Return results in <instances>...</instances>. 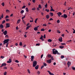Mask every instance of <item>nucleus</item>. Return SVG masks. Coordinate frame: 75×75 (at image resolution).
<instances>
[{
    "label": "nucleus",
    "instance_id": "nucleus-1",
    "mask_svg": "<svg viewBox=\"0 0 75 75\" xmlns=\"http://www.w3.org/2000/svg\"><path fill=\"white\" fill-rule=\"evenodd\" d=\"M55 50V49H54L52 50V53L53 54H57V52H58V51L57 50Z\"/></svg>",
    "mask_w": 75,
    "mask_h": 75
},
{
    "label": "nucleus",
    "instance_id": "nucleus-2",
    "mask_svg": "<svg viewBox=\"0 0 75 75\" xmlns=\"http://www.w3.org/2000/svg\"><path fill=\"white\" fill-rule=\"evenodd\" d=\"M33 67H35L37 65V62L36 61H34L33 62Z\"/></svg>",
    "mask_w": 75,
    "mask_h": 75
},
{
    "label": "nucleus",
    "instance_id": "nucleus-3",
    "mask_svg": "<svg viewBox=\"0 0 75 75\" xmlns=\"http://www.w3.org/2000/svg\"><path fill=\"white\" fill-rule=\"evenodd\" d=\"M9 40H10L8 39L5 40H4V41L3 42H5L6 44L9 41Z\"/></svg>",
    "mask_w": 75,
    "mask_h": 75
},
{
    "label": "nucleus",
    "instance_id": "nucleus-4",
    "mask_svg": "<svg viewBox=\"0 0 75 75\" xmlns=\"http://www.w3.org/2000/svg\"><path fill=\"white\" fill-rule=\"evenodd\" d=\"M6 63H2L1 66H0V68H2L3 67H4V66H6Z\"/></svg>",
    "mask_w": 75,
    "mask_h": 75
},
{
    "label": "nucleus",
    "instance_id": "nucleus-5",
    "mask_svg": "<svg viewBox=\"0 0 75 75\" xmlns=\"http://www.w3.org/2000/svg\"><path fill=\"white\" fill-rule=\"evenodd\" d=\"M46 61L47 63H48L49 64H51L52 62V60H51V59H50L49 60H47Z\"/></svg>",
    "mask_w": 75,
    "mask_h": 75
},
{
    "label": "nucleus",
    "instance_id": "nucleus-6",
    "mask_svg": "<svg viewBox=\"0 0 75 75\" xmlns=\"http://www.w3.org/2000/svg\"><path fill=\"white\" fill-rule=\"evenodd\" d=\"M10 24L9 23H6V28H8V27H10Z\"/></svg>",
    "mask_w": 75,
    "mask_h": 75
},
{
    "label": "nucleus",
    "instance_id": "nucleus-7",
    "mask_svg": "<svg viewBox=\"0 0 75 75\" xmlns=\"http://www.w3.org/2000/svg\"><path fill=\"white\" fill-rule=\"evenodd\" d=\"M3 33H4V35H6L7 34V30H5L4 32H3Z\"/></svg>",
    "mask_w": 75,
    "mask_h": 75
},
{
    "label": "nucleus",
    "instance_id": "nucleus-8",
    "mask_svg": "<svg viewBox=\"0 0 75 75\" xmlns=\"http://www.w3.org/2000/svg\"><path fill=\"white\" fill-rule=\"evenodd\" d=\"M7 63H11V59H9V61H7Z\"/></svg>",
    "mask_w": 75,
    "mask_h": 75
},
{
    "label": "nucleus",
    "instance_id": "nucleus-9",
    "mask_svg": "<svg viewBox=\"0 0 75 75\" xmlns=\"http://www.w3.org/2000/svg\"><path fill=\"white\" fill-rule=\"evenodd\" d=\"M67 65H68V67L69 68V67H70L71 65V63L69 62H68L67 63Z\"/></svg>",
    "mask_w": 75,
    "mask_h": 75
},
{
    "label": "nucleus",
    "instance_id": "nucleus-10",
    "mask_svg": "<svg viewBox=\"0 0 75 75\" xmlns=\"http://www.w3.org/2000/svg\"><path fill=\"white\" fill-rule=\"evenodd\" d=\"M47 72H48L49 73V74L50 75H54V74L51 73V72H50V71H47Z\"/></svg>",
    "mask_w": 75,
    "mask_h": 75
},
{
    "label": "nucleus",
    "instance_id": "nucleus-11",
    "mask_svg": "<svg viewBox=\"0 0 75 75\" xmlns=\"http://www.w3.org/2000/svg\"><path fill=\"white\" fill-rule=\"evenodd\" d=\"M34 58V57L33 56H31V61H33V59Z\"/></svg>",
    "mask_w": 75,
    "mask_h": 75
},
{
    "label": "nucleus",
    "instance_id": "nucleus-12",
    "mask_svg": "<svg viewBox=\"0 0 75 75\" xmlns=\"http://www.w3.org/2000/svg\"><path fill=\"white\" fill-rule=\"evenodd\" d=\"M59 41H60V42H62V37H61L59 39Z\"/></svg>",
    "mask_w": 75,
    "mask_h": 75
},
{
    "label": "nucleus",
    "instance_id": "nucleus-13",
    "mask_svg": "<svg viewBox=\"0 0 75 75\" xmlns=\"http://www.w3.org/2000/svg\"><path fill=\"white\" fill-rule=\"evenodd\" d=\"M67 17H68V16L66 14H64V18H67Z\"/></svg>",
    "mask_w": 75,
    "mask_h": 75
},
{
    "label": "nucleus",
    "instance_id": "nucleus-14",
    "mask_svg": "<svg viewBox=\"0 0 75 75\" xmlns=\"http://www.w3.org/2000/svg\"><path fill=\"white\" fill-rule=\"evenodd\" d=\"M50 14L51 17H52V16H53V15H54V13H52L50 12Z\"/></svg>",
    "mask_w": 75,
    "mask_h": 75
},
{
    "label": "nucleus",
    "instance_id": "nucleus-15",
    "mask_svg": "<svg viewBox=\"0 0 75 75\" xmlns=\"http://www.w3.org/2000/svg\"><path fill=\"white\" fill-rule=\"evenodd\" d=\"M3 28V25L2 24L0 25V28L2 29Z\"/></svg>",
    "mask_w": 75,
    "mask_h": 75
},
{
    "label": "nucleus",
    "instance_id": "nucleus-16",
    "mask_svg": "<svg viewBox=\"0 0 75 75\" xmlns=\"http://www.w3.org/2000/svg\"><path fill=\"white\" fill-rule=\"evenodd\" d=\"M20 21H21V20L18 19V20L17 21V24H19Z\"/></svg>",
    "mask_w": 75,
    "mask_h": 75
},
{
    "label": "nucleus",
    "instance_id": "nucleus-17",
    "mask_svg": "<svg viewBox=\"0 0 75 75\" xmlns=\"http://www.w3.org/2000/svg\"><path fill=\"white\" fill-rule=\"evenodd\" d=\"M38 67H39V66L38 65H37L35 67V69H38Z\"/></svg>",
    "mask_w": 75,
    "mask_h": 75
},
{
    "label": "nucleus",
    "instance_id": "nucleus-18",
    "mask_svg": "<svg viewBox=\"0 0 75 75\" xmlns=\"http://www.w3.org/2000/svg\"><path fill=\"white\" fill-rule=\"evenodd\" d=\"M46 17L47 19H48V18H50V16L48 15H47L46 16Z\"/></svg>",
    "mask_w": 75,
    "mask_h": 75
},
{
    "label": "nucleus",
    "instance_id": "nucleus-19",
    "mask_svg": "<svg viewBox=\"0 0 75 75\" xmlns=\"http://www.w3.org/2000/svg\"><path fill=\"white\" fill-rule=\"evenodd\" d=\"M64 46L62 45L59 47V48H61V49H63V48H64Z\"/></svg>",
    "mask_w": 75,
    "mask_h": 75
},
{
    "label": "nucleus",
    "instance_id": "nucleus-20",
    "mask_svg": "<svg viewBox=\"0 0 75 75\" xmlns=\"http://www.w3.org/2000/svg\"><path fill=\"white\" fill-rule=\"evenodd\" d=\"M38 30V27H35L34 28V30L35 31H37Z\"/></svg>",
    "mask_w": 75,
    "mask_h": 75
},
{
    "label": "nucleus",
    "instance_id": "nucleus-21",
    "mask_svg": "<svg viewBox=\"0 0 75 75\" xmlns=\"http://www.w3.org/2000/svg\"><path fill=\"white\" fill-rule=\"evenodd\" d=\"M30 27H31V25H29L26 27V30H28V28H30Z\"/></svg>",
    "mask_w": 75,
    "mask_h": 75
},
{
    "label": "nucleus",
    "instance_id": "nucleus-22",
    "mask_svg": "<svg viewBox=\"0 0 75 75\" xmlns=\"http://www.w3.org/2000/svg\"><path fill=\"white\" fill-rule=\"evenodd\" d=\"M47 41H48V42H52V40L50 39H49L47 40Z\"/></svg>",
    "mask_w": 75,
    "mask_h": 75
},
{
    "label": "nucleus",
    "instance_id": "nucleus-23",
    "mask_svg": "<svg viewBox=\"0 0 75 75\" xmlns=\"http://www.w3.org/2000/svg\"><path fill=\"white\" fill-rule=\"evenodd\" d=\"M19 45H20V46H22V45H23L22 44V42H20L19 43Z\"/></svg>",
    "mask_w": 75,
    "mask_h": 75
},
{
    "label": "nucleus",
    "instance_id": "nucleus-24",
    "mask_svg": "<svg viewBox=\"0 0 75 75\" xmlns=\"http://www.w3.org/2000/svg\"><path fill=\"white\" fill-rule=\"evenodd\" d=\"M64 58V56L62 55L61 57V59H63Z\"/></svg>",
    "mask_w": 75,
    "mask_h": 75
},
{
    "label": "nucleus",
    "instance_id": "nucleus-25",
    "mask_svg": "<svg viewBox=\"0 0 75 75\" xmlns=\"http://www.w3.org/2000/svg\"><path fill=\"white\" fill-rule=\"evenodd\" d=\"M47 57L49 58H51V55L50 54H49L47 55Z\"/></svg>",
    "mask_w": 75,
    "mask_h": 75
},
{
    "label": "nucleus",
    "instance_id": "nucleus-26",
    "mask_svg": "<svg viewBox=\"0 0 75 75\" xmlns=\"http://www.w3.org/2000/svg\"><path fill=\"white\" fill-rule=\"evenodd\" d=\"M45 11H47V12H49V11H50V10L47 9H45Z\"/></svg>",
    "mask_w": 75,
    "mask_h": 75
},
{
    "label": "nucleus",
    "instance_id": "nucleus-27",
    "mask_svg": "<svg viewBox=\"0 0 75 75\" xmlns=\"http://www.w3.org/2000/svg\"><path fill=\"white\" fill-rule=\"evenodd\" d=\"M61 45H66V44L65 43H61Z\"/></svg>",
    "mask_w": 75,
    "mask_h": 75
},
{
    "label": "nucleus",
    "instance_id": "nucleus-28",
    "mask_svg": "<svg viewBox=\"0 0 75 75\" xmlns=\"http://www.w3.org/2000/svg\"><path fill=\"white\" fill-rule=\"evenodd\" d=\"M24 12V10H22L21 11V14H23V13Z\"/></svg>",
    "mask_w": 75,
    "mask_h": 75
},
{
    "label": "nucleus",
    "instance_id": "nucleus-29",
    "mask_svg": "<svg viewBox=\"0 0 75 75\" xmlns=\"http://www.w3.org/2000/svg\"><path fill=\"white\" fill-rule=\"evenodd\" d=\"M37 20H38V18H36V19H35V23H37Z\"/></svg>",
    "mask_w": 75,
    "mask_h": 75
},
{
    "label": "nucleus",
    "instance_id": "nucleus-30",
    "mask_svg": "<svg viewBox=\"0 0 75 75\" xmlns=\"http://www.w3.org/2000/svg\"><path fill=\"white\" fill-rule=\"evenodd\" d=\"M41 37L40 38V40H42L43 38V36H42V35H41Z\"/></svg>",
    "mask_w": 75,
    "mask_h": 75
},
{
    "label": "nucleus",
    "instance_id": "nucleus-31",
    "mask_svg": "<svg viewBox=\"0 0 75 75\" xmlns=\"http://www.w3.org/2000/svg\"><path fill=\"white\" fill-rule=\"evenodd\" d=\"M57 32L58 33H59V34H60V33H61V32L59 30H57Z\"/></svg>",
    "mask_w": 75,
    "mask_h": 75
},
{
    "label": "nucleus",
    "instance_id": "nucleus-32",
    "mask_svg": "<svg viewBox=\"0 0 75 75\" xmlns=\"http://www.w3.org/2000/svg\"><path fill=\"white\" fill-rule=\"evenodd\" d=\"M5 22H6V21H5V20H3L2 22V24H4Z\"/></svg>",
    "mask_w": 75,
    "mask_h": 75
},
{
    "label": "nucleus",
    "instance_id": "nucleus-33",
    "mask_svg": "<svg viewBox=\"0 0 75 75\" xmlns=\"http://www.w3.org/2000/svg\"><path fill=\"white\" fill-rule=\"evenodd\" d=\"M6 13H9L10 12V11L7 9L6 10Z\"/></svg>",
    "mask_w": 75,
    "mask_h": 75
},
{
    "label": "nucleus",
    "instance_id": "nucleus-34",
    "mask_svg": "<svg viewBox=\"0 0 75 75\" xmlns=\"http://www.w3.org/2000/svg\"><path fill=\"white\" fill-rule=\"evenodd\" d=\"M41 31H45V29L44 28H42L41 29Z\"/></svg>",
    "mask_w": 75,
    "mask_h": 75
},
{
    "label": "nucleus",
    "instance_id": "nucleus-35",
    "mask_svg": "<svg viewBox=\"0 0 75 75\" xmlns=\"http://www.w3.org/2000/svg\"><path fill=\"white\" fill-rule=\"evenodd\" d=\"M38 6H39V8H42V7H41V5H39Z\"/></svg>",
    "mask_w": 75,
    "mask_h": 75
},
{
    "label": "nucleus",
    "instance_id": "nucleus-36",
    "mask_svg": "<svg viewBox=\"0 0 75 75\" xmlns=\"http://www.w3.org/2000/svg\"><path fill=\"white\" fill-rule=\"evenodd\" d=\"M9 18V16L8 15H6L5 17V18Z\"/></svg>",
    "mask_w": 75,
    "mask_h": 75
},
{
    "label": "nucleus",
    "instance_id": "nucleus-37",
    "mask_svg": "<svg viewBox=\"0 0 75 75\" xmlns=\"http://www.w3.org/2000/svg\"><path fill=\"white\" fill-rule=\"evenodd\" d=\"M43 65L45 66V67H46L47 66V64L45 63H44Z\"/></svg>",
    "mask_w": 75,
    "mask_h": 75
},
{
    "label": "nucleus",
    "instance_id": "nucleus-38",
    "mask_svg": "<svg viewBox=\"0 0 75 75\" xmlns=\"http://www.w3.org/2000/svg\"><path fill=\"white\" fill-rule=\"evenodd\" d=\"M25 17V15L24 16H23V17H22V19L23 20Z\"/></svg>",
    "mask_w": 75,
    "mask_h": 75
},
{
    "label": "nucleus",
    "instance_id": "nucleus-39",
    "mask_svg": "<svg viewBox=\"0 0 75 75\" xmlns=\"http://www.w3.org/2000/svg\"><path fill=\"white\" fill-rule=\"evenodd\" d=\"M58 14H59L60 15H62V13L60 12H59L58 13H57Z\"/></svg>",
    "mask_w": 75,
    "mask_h": 75
},
{
    "label": "nucleus",
    "instance_id": "nucleus-40",
    "mask_svg": "<svg viewBox=\"0 0 75 75\" xmlns=\"http://www.w3.org/2000/svg\"><path fill=\"white\" fill-rule=\"evenodd\" d=\"M26 11H27V12H28V8H26Z\"/></svg>",
    "mask_w": 75,
    "mask_h": 75
},
{
    "label": "nucleus",
    "instance_id": "nucleus-41",
    "mask_svg": "<svg viewBox=\"0 0 75 75\" xmlns=\"http://www.w3.org/2000/svg\"><path fill=\"white\" fill-rule=\"evenodd\" d=\"M5 38H8V35H6L5 36Z\"/></svg>",
    "mask_w": 75,
    "mask_h": 75
},
{
    "label": "nucleus",
    "instance_id": "nucleus-42",
    "mask_svg": "<svg viewBox=\"0 0 75 75\" xmlns=\"http://www.w3.org/2000/svg\"><path fill=\"white\" fill-rule=\"evenodd\" d=\"M15 62H16V63H18V62H19V61L17 60H16L15 61Z\"/></svg>",
    "mask_w": 75,
    "mask_h": 75
},
{
    "label": "nucleus",
    "instance_id": "nucleus-43",
    "mask_svg": "<svg viewBox=\"0 0 75 75\" xmlns=\"http://www.w3.org/2000/svg\"><path fill=\"white\" fill-rule=\"evenodd\" d=\"M1 5H2L3 6H4V3H2L1 4Z\"/></svg>",
    "mask_w": 75,
    "mask_h": 75
},
{
    "label": "nucleus",
    "instance_id": "nucleus-44",
    "mask_svg": "<svg viewBox=\"0 0 75 75\" xmlns=\"http://www.w3.org/2000/svg\"><path fill=\"white\" fill-rule=\"evenodd\" d=\"M60 22V21H59V20H58L57 21V23H59Z\"/></svg>",
    "mask_w": 75,
    "mask_h": 75
},
{
    "label": "nucleus",
    "instance_id": "nucleus-45",
    "mask_svg": "<svg viewBox=\"0 0 75 75\" xmlns=\"http://www.w3.org/2000/svg\"><path fill=\"white\" fill-rule=\"evenodd\" d=\"M3 68L4 69H7V67H4Z\"/></svg>",
    "mask_w": 75,
    "mask_h": 75
},
{
    "label": "nucleus",
    "instance_id": "nucleus-46",
    "mask_svg": "<svg viewBox=\"0 0 75 75\" xmlns=\"http://www.w3.org/2000/svg\"><path fill=\"white\" fill-rule=\"evenodd\" d=\"M32 10H35V8H33L32 9Z\"/></svg>",
    "mask_w": 75,
    "mask_h": 75
},
{
    "label": "nucleus",
    "instance_id": "nucleus-47",
    "mask_svg": "<svg viewBox=\"0 0 75 75\" xmlns=\"http://www.w3.org/2000/svg\"><path fill=\"white\" fill-rule=\"evenodd\" d=\"M27 71L29 74H30V70L29 69H28Z\"/></svg>",
    "mask_w": 75,
    "mask_h": 75
},
{
    "label": "nucleus",
    "instance_id": "nucleus-48",
    "mask_svg": "<svg viewBox=\"0 0 75 75\" xmlns=\"http://www.w3.org/2000/svg\"><path fill=\"white\" fill-rule=\"evenodd\" d=\"M37 74H38V75H40V71H38L37 72Z\"/></svg>",
    "mask_w": 75,
    "mask_h": 75
},
{
    "label": "nucleus",
    "instance_id": "nucleus-49",
    "mask_svg": "<svg viewBox=\"0 0 75 75\" xmlns=\"http://www.w3.org/2000/svg\"><path fill=\"white\" fill-rule=\"evenodd\" d=\"M6 21H10V19H6Z\"/></svg>",
    "mask_w": 75,
    "mask_h": 75
},
{
    "label": "nucleus",
    "instance_id": "nucleus-50",
    "mask_svg": "<svg viewBox=\"0 0 75 75\" xmlns=\"http://www.w3.org/2000/svg\"><path fill=\"white\" fill-rule=\"evenodd\" d=\"M40 45V43H38L36 45V46L37 45H38V46H39V45Z\"/></svg>",
    "mask_w": 75,
    "mask_h": 75
},
{
    "label": "nucleus",
    "instance_id": "nucleus-51",
    "mask_svg": "<svg viewBox=\"0 0 75 75\" xmlns=\"http://www.w3.org/2000/svg\"><path fill=\"white\" fill-rule=\"evenodd\" d=\"M6 74H7V72H5L4 73V75H6Z\"/></svg>",
    "mask_w": 75,
    "mask_h": 75
},
{
    "label": "nucleus",
    "instance_id": "nucleus-52",
    "mask_svg": "<svg viewBox=\"0 0 75 75\" xmlns=\"http://www.w3.org/2000/svg\"><path fill=\"white\" fill-rule=\"evenodd\" d=\"M4 58V56H1V58H2V59H3Z\"/></svg>",
    "mask_w": 75,
    "mask_h": 75
},
{
    "label": "nucleus",
    "instance_id": "nucleus-53",
    "mask_svg": "<svg viewBox=\"0 0 75 75\" xmlns=\"http://www.w3.org/2000/svg\"><path fill=\"white\" fill-rule=\"evenodd\" d=\"M72 69L73 70H75V67H72Z\"/></svg>",
    "mask_w": 75,
    "mask_h": 75
},
{
    "label": "nucleus",
    "instance_id": "nucleus-54",
    "mask_svg": "<svg viewBox=\"0 0 75 75\" xmlns=\"http://www.w3.org/2000/svg\"><path fill=\"white\" fill-rule=\"evenodd\" d=\"M48 6V5H47V4H46V5H45V8H47Z\"/></svg>",
    "mask_w": 75,
    "mask_h": 75
},
{
    "label": "nucleus",
    "instance_id": "nucleus-55",
    "mask_svg": "<svg viewBox=\"0 0 75 75\" xmlns=\"http://www.w3.org/2000/svg\"><path fill=\"white\" fill-rule=\"evenodd\" d=\"M43 38H46V36H45V35H44V36H43Z\"/></svg>",
    "mask_w": 75,
    "mask_h": 75
},
{
    "label": "nucleus",
    "instance_id": "nucleus-56",
    "mask_svg": "<svg viewBox=\"0 0 75 75\" xmlns=\"http://www.w3.org/2000/svg\"><path fill=\"white\" fill-rule=\"evenodd\" d=\"M30 25V23H28L27 24L26 26H28V25Z\"/></svg>",
    "mask_w": 75,
    "mask_h": 75
},
{
    "label": "nucleus",
    "instance_id": "nucleus-57",
    "mask_svg": "<svg viewBox=\"0 0 75 75\" xmlns=\"http://www.w3.org/2000/svg\"><path fill=\"white\" fill-rule=\"evenodd\" d=\"M43 26H47V25H46L45 24H43Z\"/></svg>",
    "mask_w": 75,
    "mask_h": 75
},
{
    "label": "nucleus",
    "instance_id": "nucleus-58",
    "mask_svg": "<svg viewBox=\"0 0 75 75\" xmlns=\"http://www.w3.org/2000/svg\"><path fill=\"white\" fill-rule=\"evenodd\" d=\"M64 34H62L61 36H62V37H64Z\"/></svg>",
    "mask_w": 75,
    "mask_h": 75
},
{
    "label": "nucleus",
    "instance_id": "nucleus-59",
    "mask_svg": "<svg viewBox=\"0 0 75 75\" xmlns=\"http://www.w3.org/2000/svg\"><path fill=\"white\" fill-rule=\"evenodd\" d=\"M15 45L16 46H17L18 45V43H16L15 44Z\"/></svg>",
    "mask_w": 75,
    "mask_h": 75
},
{
    "label": "nucleus",
    "instance_id": "nucleus-60",
    "mask_svg": "<svg viewBox=\"0 0 75 75\" xmlns=\"http://www.w3.org/2000/svg\"><path fill=\"white\" fill-rule=\"evenodd\" d=\"M23 56H24V57H25V58H27V56H25L24 55H23Z\"/></svg>",
    "mask_w": 75,
    "mask_h": 75
},
{
    "label": "nucleus",
    "instance_id": "nucleus-61",
    "mask_svg": "<svg viewBox=\"0 0 75 75\" xmlns=\"http://www.w3.org/2000/svg\"><path fill=\"white\" fill-rule=\"evenodd\" d=\"M75 12H73V16H74V15H75Z\"/></svg>",
    "mask_w": 75,
    "mask_h": 75
},
{
    "label": "nucleus",
    "instance_id": "nucleus-62",
    "mask_svg": "<svg viewBox=\"0 0 75 75\" xmlns=\"http://www.w3.org/2000/svg\"><path fill=\"white\" fill-rule=\"evenodd\" d=\"M33 3H35V0H33Z\"/></svg>",
    "mask_w": 75,
    "mask_h": 75
},
{
    "label": "nucleus",
    "instance_id": "nucleus-63",
    "mask_svg": "<svg viewBox=\"0 0 75 75\" xmlns=\"http://www.w3.org/2000/svg\"><path fill=\"white\" fill-rule=\"evenodd\" d=\"M43 57V54H42L41 56V58H42Z\"/></svg>",
    "mask_w": 75,
    "mask_h": 75
},
{
    "label": "nucleus",
    "instance_id": "nucleus-64",
    "mask_svg": "<svg viewBox=\"0 0 75 75\" xmlns=\"http://www.w3.org/2000/svg\"><path fill=\"white\" fill-rule=\"evenodd\" d=\"M51 59H52V61L54 60V58H53V57H51Z\"/></svg>",
    "mask_w": 75,
    "mask_h": 75
}]
</instances>
